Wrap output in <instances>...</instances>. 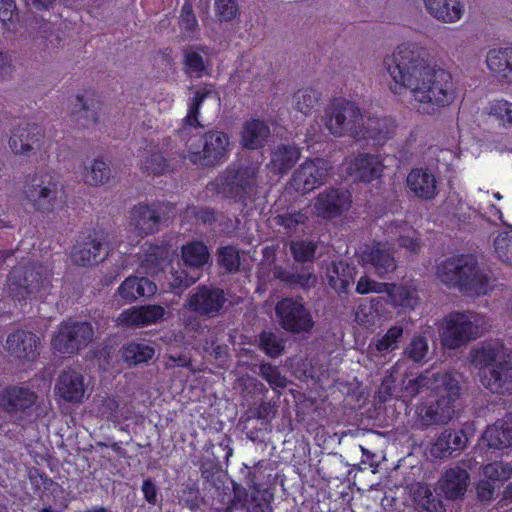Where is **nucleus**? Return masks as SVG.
<instances>
[{
	"instance_id": "nucleus-1",
	"label": "nucleus",
	"mask_w": 512,
	"mask_h": 512,
	"mask_svg": "<svg viewBox=\"0 0 512 512\" xmlns=\"http://www.w3.org/2000/svg\"><path fill=\"white\" fill-rule=\"evenodd\" d=\"M383 64L395 83L393 92L410 89L419 113L435 115L454 101L456 91L451 74L432 68L424 47L401 44L384 58Z\"/></svg>"
},
{
	"instance_id": "nucleus-2",
	"label": "nucleus",
	"mask_w": 512,
	"mask_h": 512,
	"mask_svg": "<svg viewBox=\"0 0 512 512\" xmlns=\"http://www.w3.org/2000/svg\"><path fill=\"white\" fill-rule=\"evenodd\" d=\"M259 170L254 163L232 162L208 183L207 188L223 199L247 208L260 197Z\"/></svg>"
},
{
	"instance_id": "nucleus-3",
	"label": "nucleus",
	"mask_w": 512,
	"mask_h": 512,
	"mask_svg": "<svg viewBox=\"0 0 512 512\" xmlns=\"http://www.w3.org/2000/svg\"><path fill=\"white\" fill-rule=\"evenodd\" d=\"M437 277L449 288H456L467 295H485L489 278L479 267L473 255H459L443 261L437 267Z\"/></svg>"
},
{
	"instance_id": "nucleus-4",
	"label": "nucleus",
	"mask_w": 512,
	"mask_h": 512,
	"mask_svg": "<svg viewBox=\"0 0 512 512\" xmlns=\"http://www.w3.org/2000/svg\"><path fill=\"white\" fill-rule=\"evenodd\" d=\"M435 401L430 404H420L416 407V414L422 426H431L448 423L454 415L455 402L461 396V385L450 372L434 375Z\"/></svg>"
},
{
	"instance_id": "nucleus-5",
	"label": "nucleus",
	"mask_w": 512,
	"mask_h": 512,
	"mask_svg": "<svg viewBox=\"0 0 512 512\" xmlns=\"http://www.w3.org/2000/svg\"><path fill=\"white\" fill-rule=\"evenodd\" d=\"M232 143L230 135L223 130L210 129L197 140L187 143V159L201 168H216L230 157Z\"/></svg>"
},
{
	"instance_id": "nucleus-6",
	"label": "nucleus",
	"mask_w": 512,
	"mask_h": 512,
	"mask_svg": "<svg viewBox=\"0 0 512 512\" xmlns=\"http://www.w3.org/2000/svg\"><path fill=\"white\" fill-rule=\"evenodd\" d=\"M37 400V393L27 386L6 385L0 389V413L17 425L31 422L38 416Z\"/></svg>"
},
{
	"instance_id": "nucleus-7",
	"label": "nucleus",
	"mask_w": 512,
	"mask_h": 512,
	"mask_svg": "<svg viewBox=\"0 0 512 512\" xmlns=\"http://www.w3.org/2000/svg\"><path fill=\"white\" fill-rule=\"evenodd\" d=\"M50 287V274L42 264L32 263L11 272L9 290L20 304L30 298L42 297Z\"/></svg>"
},
{
	"instance_id": "nucleus-8",
	"label": "nucleus",
	"mask_w": 512,
	"mask_h": 512,
	"mask_svg": "<svg viewBox=\"0 0 512 512\" xmlns=\"http://www.w3.org/2000/svg\"><path fill=\"white\" fill-rule=\"evenodd\" d=\"M362 114L360 108L352 101L335 98L325 111V126L337 137L345 135L359 141Z\"/></svg>"
},
{
	"instance_id": "nucleus-9",
	"label": "nucleus",
	"mask_w": 512,
	"mask_h": 512,
	"mask_svg": "<svg viewBox=\"0 0 512 512\" xmlns=\"http://www.w3.org/2000/svg\"><path fill=\"white\" fill-rule=\"evenodd\" d=\"M478 336L477 314L453 311L445 316L440 334L441 343L447 349H457Z\"/></svg>"
},
{
	"instance_id": "nucleus-10",
	"label": "nucleus",
	"mask_w": 512,
	"mask_h": 512,
	"mask_svg": "<svg viewBox=\"0 0 512 512\" xmlns=\"http://www.w3.org/2000/svg\"><path fill=\"white\" fill-rule=\"evenodd\" d=\"M94 336V329L87 321L67 320L61 322L51 338V346L60 354H77L88 346Z\"/></svg>"
},
{
	"instance_id": "nucleus-11",
	"label": "nucleus",
	"mask_w": 512,
	"mask_h": 512,
	"mask_svg": "<svg viewBox=\"0 0 512 512\" xmlns=\"http://www.w3.org/2000/svg\"><path fill=\"white\" fill-rule=\"evenodd\" d=\"M59 178L54 172L35 173L24 189L26 199L41 213L53 212L57 205Z\"/></svg>"
},
{
	"instance_id": "nucleus-12",
	"label": "nucleus",
	"mask_w": 512,
	"mask_h": 512,
	"mask_svg": "<svg viewBox=\"0 0 512 512\" xmlns=\"http://www.w3.org/2000/svg\"><path fill=\"white\" fill-rule=\"evenodd\" d=\"M106 238L101 231L89 229L81 233L71 251V260L77 266L97 265L108 256Z\"/></svg>"
},
{
	"instance_id": "nucleus-13",
	"label": "nucleus",
	"mask_w": 512,
	"mask_h": 512,
	"mask_svg": "<svg viewBox=\"0 0 512 512\" xmlns=\"http://www.w3.org/2000/svg\"><path fill=\"white\" fill-rule=\"evenodd\" d=\"M275 313L281 327L294 334L308 332L314 322L310 311L305 307L301 297H286L277 302Z\"/></svg>"
},
{
	"instance_id": "nucleus-14",
	"label": "nucleus",
	"mask_w": 512,
	"mask_h": 512,
	"mask_svg": "<svg viewBox=\"0 0 512 512\" xmlns=\"http://www.w3.org/2000/svg\"><path fill=\"white\" fill-rule=\"evenodd\" d=\"M352 205V194L344 188H326L314 199V211L324 220L341 217Z\"/></svg>"
},
{
	"instance_id": "nucleus-15",
	"label": "nucleus",
	"mask_w": 512,
	"mask_h": 512,
	"mask_svg": "<svg viewBox=\"0 0 512 512\" xmlns=\"http://www.w3.org/2000/svg\"><path fill=\"white\" fill-rule=\"evenodd\" d=\"M327 173L325 160L321 158L306 160L292 174L290 186L298 193H309L324 184Z\"/></svg>"
},
{
	"instance_id": "nucleus-16",
	"label": "nucleus",
	"mask_w": 512,
	"mask_h": 512,
	"mask_svg": "<svg viewBox=\"0 0 512 512\" xmlns=\"http://www.w3.org/2000/svg\"><path fill=\"white\" fill-rule=\"evenodd\" d=\"M225 302V294L221 288L200 285L189 296L187 307L199 316L213 317L222 310Z\"/></svg>"
},
{
	"instance_id": "nucleus-17",
	"label": "nucleus",
	"mask_w": 512,
	"mask_h": 512,
	"mask_svg": "<svg viewBox=\"0 0 512 512\" xmlns=\"http://www.w3.org/2000/svg\"><path fill=\"white\" fill-rule=\"evenodd\" d=\"M71 113V120L76 122L78 129H88L98 124L103 102L95 91L86 90L83 95H77Z\"/></svg>"
},
{
	"instance_id": "nucleus-18",
	"label": "nucleus",
	"mask_w": 512,
	"mask_h": 512,
	"mask_svg": "<svg viewBox=\"0 0 512 512\" xmlns=\"http://www.w3.org/2000/svg\"><path fill=\"white\" fill-rule=\"evenodd\" d=\"M40 344L41 340L35 333L18 329L7 336L5 349L18 360L33 362L39 357Z\"/></svg>"
},
{
	"instance_id": "nucleus-19",
	"label": "nucleus",
	"mask_w": 512,
	"mask_h": 512,
	"mask_svg": "<svg viewBox=\"0 0 512 512\" xmlns=\"http://www.w3.org/2000/svg\"><path fill=\"white\" fill-rule=\"evenodd\" d=\"M360 259L363 266L373 268L380 278H384L397 268L393 249L382 242L367 245L362 251Z\"/></svg>"
},
{
	"instance_id": "nucleus-20",
	"label": "nucleus",
	"mask_w": 512,
	"mask_h": 512,
	"mask_svg": "<svg viewBox=\"0 0 512 512\" xmlns=\"http://www.w3.org/2000/svg\"><path fill=\"white\" fill-rule=\"evenodd\" d=\"M129 219V226L138 237L157 233L161 223L160 203L135 205L130 211Z\"/></svg>"
},
{
	"instance_id": "nucleus-21",
	"label": "nucleus",
	"mask_w": 512,
	"mask_h": 512,
	"mask_svg": "<svg viewBox=\"0 0 512 512\" xmlns=\"http://www.w3.org/2000/svg\"><path fill=\"white\" fill-rule=\"evenodd\" d=\"M407 193L421 201L429 202L438 195L436 176L426 168H412L406 177Z\"/></svg>"
},
{
	"instance_id": "nucleus-22",
	"label": "nucleus",
	"mask_w": 512,
	"mask_h": 512,
	"mask_svg": "<svg viewBox=\"0 0 512 512\" xmlns=\"http://www.w3.org/2000/svg\"><path fill=\"white\" fill-rule=\"evenodd\" d=\"M481 384L493 394H512V362L499 361L480 372Z\"/></svg>"
},
{
	"instance_id": "nucleus-23",
	"label": "nucleus",
	"mask_w": 512,
	"mask_h": 512,
	"mask_svg": "<svg viewBox=\"0 0 512 512\" xmlns=\"http://www.w3.org/2000/svg\"><path fill=\"white\" fill-rule=\"evenodd\" d=\"M86 392L84 375L73 368L63 370L57 379L55 393L63 401L80 404L84 401Z\"/></svg>"
},
{
	"instance_id": "nucleus-24",
	"label": "nucleus",
	"mask_w": 512,
	"mask_h": 512,
	"mask_svg": "<svg viewBox=\"0 0 512 512\" xmlns=\"http://www.w3.org/2000/svg\"><path fill=\"white\" fill-rule=\"evenodd\" d=\"M347 173L355 182L370 183L382 176V160L374 154L359 153L348 163Z\"/></svg>"
},
{
	"instance_id": "nucleus-25",
	"label": "nucleus",
	"mask_w": 512,
	"mask_h": 512,
	"mask_svg": "<svg viewBox=\"0 0 512 512\" xmlns=\"http://www.w3.org/2000/svg\"><path fill=\"white\" fill-rule=\"evenodd\" d=\"M397 124L391 116L368 117L360 123L359 141L372 140L376 145H383L395 133Z\"/></svg>"
},
{
	"instance_id": "nucleus-26",
	"label": "nucleus",
	"mask_w": 512,
	"mask_h": 512,
	"mask_svg": "<svg viewBox=\"0 0 512 512\" xmlns=\"http://www.w3.org/2000/svg\"><path fill=\"white\" fill-rule=\"evenodd\" d=\"M165 309L160 305H145L123 310L118 316V324L122 327H145L162 320Z\"/></svg>"
},
{
	"instance_id": "nucleus-27",
	"label": "nucleus",
	"mask_w": 512,
	"mask_h": 512,
	"mask_svg": "<svg viewBox=\"0 0 512 512\" xmlns=\"http://www.w3.org/2000/svg\"><path fill=\"white\" fill-rule=\"evenodd\" d=\"M426 12L444 24L459 22L465 12L464 0H423Z\"/></svg>"
},
{
	"instance_id": "nucleus-28",
	"label": "nucleus",
	"mask_w": 512,
	"mask_h": 512,
	"mask_svg": "<svg viewBox=\"0 0 512 512\" xmlns=\"http://www.w3.org/2000/svg\"><path fill=\"white\" fill-rule=\"evenodd\" d=\"M469 480V473L464 468L454 466L444 471L438 485L446 499L456 500L465 495Z\"/></svg>"
},
{
	"instance_id": "nucleus-29",
	"label": "nucleus",
	"mask_w": 512,
	"mask_h": 512,
	"mask_svg": "<svg viewBox=\"0 0 512 512\" xmlns=\"http://www.w3.org/2000/svg\"><path fill=\"white\" fill-rule=\"evenodd\" d=\"M44 137L41 126L27 124L25 127H17L9 139V146L16 154L28 155L32 150L40 147V141Z\"/></svg>"
},
{
	"instance_id": "nucleus-30",
	"label": "nucleus",
	"mask_w": 512,
	"mask_h": 512,
	"mask_svg": "<svg viewBox=\"0 0 512 512\" xmlns=\"http://www.w3.org/2000/svg\"><path fill=\"white\" fill-rule=\"evenodd\" d=\"M486 64L491 74L499 81L512 82V46L490 49Z\"/></svg>"
},
{
	"instance_id": "nucleus-31",
	"label": "nucleus",
	"mask_w": 512,
	"mask_h": 512,
	"mask_svg": "<svg viewBox=\"0 0 512 512\" xmlns=\"http://www.w3.org/2000/svg\"><path fill=\"white\" fill-rule=\"evenodd\" d=\"M270 136L268 124L258 118H251L243 123L240 144L248 150L262 148Z\"/></svg>"
},
{
	"instance_id": "nucleus-32",
	"label": "nucleus",
	"mask_w": 512,
	"mask_h": 512,
	"mask_svg": "<svg viewBox=\"0 0 512 512\" xmlns=\"http://www.w3.org/2000/svg\"><path fill=\"white\" fill-rule=\"evenodd\" d=\"M467 441L463 430L448 428L437 437L432 446V452L438 458L450 457L455 452L462 451L466 447Z\"/></svg>"
},
{
	"instance_id": "nucleus-33",
	"label": "nucleus",
	"mask_w": 512,
	"mask_h": 512,
	"mask_svg": "<svg viewBox=\"0 0 512 512\" xmlns=\"http://www.w3.org/2000/svg\"><path fill=\"white\" fill-rule=\"evenodd\" d=\"M157 291L156 284L147 277L130 276L119 286L118 294L126 302L131 303L141 297H150Z\"/></svg>"
},
{
	"instance_id": "nucleus-34",
	"label": "nucleus",
	"mask_w": 512,
	"mask_h": 512,
	"mask_svg": "<svg viewBox=\"0 0 512 512\" xmlns=\"http://www.w3.org/2000/svg\"><path fill=\"white\" fill-rule=\"evenodd\" d=\"M168 251L161 245L145 243L139 253V266L147 275H157L163 270Z\"/></svg>"
},
{
	"instance_id": "nucleus-35",
	"label": "nucleus",
	"mask_w": 512,
	"mask_h": 512,
	"mask_svg": "<svg viewBox=\"0 0 512 512\" xmlns=\"http://www.w3.org/2000/svg\"><path fill=\"white\" fill-rule=\"evenodd\" d=\"M489 448L503 449L512 446V414L489 426L483 434Z\"/></svg>"
},
{
	"instance_id": "nucleus-36",
	"label": "nucleus",
	"mask_w": 512,
	"mask_h": 512,
	"mask_svg": "<svg viewBox=\"0 0 512 512\" xmlns=\"http://www.w3.org/2000/svg\"><path fill=\"white\" fill-rule=\"evenodd\" d=\"M274 276L283 285L290 289H309L316 281V277L313 272L305 268L298 270L296 267L276 266L274 269Z\"/></svg>"
},
{
	"instance_id": "nucleus-37",
	"label": "nucleus",
	"mask_w": 512,
	"mask_h": 512,
	"mask_svg": "<svg viewBox=\"0 0 512 512\" xmlns=\"http://www.w3.org/2000/svg\"><path fill=\"white\" fill-rule=\"evenodd\" d=\"M301 156V150L294 144H279L272 152L269 166L277 174L290 171Z\"/></svg>"
},
{
	"instance_id": "nucleus-38",
	"label": "nucleus",
	"mask_w": 512,
	"mask_h": 512,
	"mask_svg": "<svg viewBox=\"0 0 512 512\" xmlns=\"http://www.w3.org/2000/svg\"><path fill=\"white\" fill-rule=\"evenodd\" d=\"M252 490L249 495L247 489L240 485L233 486V497L231 499L228 509L245 508L248 502H251L252 507L247 509V512H264V505L259 502L258 496L261 492V485L252 481L250 485Z\"/></svg>"
},
{
	"instance_id": "nucleus-39",
	"label": "nucleus",
	"mask_w": 512,
	"mask_h": 512,
	"mask_svg": "<svg viewBox=\"0 0 512 512\" xmlns=\"http://www.w3.org/2000/svg\"><path fill=\"white\" fill-rule=\"evenodd\" d=\"M120 354L123 361L129 366L148 363L155 355V349L146 342L130 341L125 343Z\"/></svg>"
},
{
	"instance_id": "nucleus-40",
	"label": "nucleus",
	"mask_w": 512,
	"mask_h": 512,
	"mask_svg": "<svg viewBox=\"0 0 512 512\" xmlns=\"http://www.w3.org/2000/svg\"><path fill=\"white\" fill-rule=\"evenodd\" d=\"M181 258L188 268H203L210 260L207 245L200 240H193L181 247Z\"/></svg>"
},
{
	"instance_id": "nucleus-41",
	"label": "nucleus",
	"mask_w": 512,
	"mask_h": 512,
	"mask_svg": "<svg viewBox=\"0 0 512 512\" xmlns=\"http://www.w3.org/2000/svg\"><path fill=\"white\" fill-rule=\"evenodd\" d=\"M356 273L355 266L346 261L333 263L332 274L328 276V284L338 293H347L350 285L354 283Z\"/></svg>"
},
{
	"instance_id": "nucleus-42",
	"label": "nucleus",
	"mask_w": 512,
	"mask_h": 512,
	"mask_svg": "<svg viewBox=\"0 0 512 512\" xmlns=\"http://www.w3.org/2000/svg\"><path fill=\"white\" fill-rule=\"evenodd\" d=\"M211 93L212 90L208 88H201L195 91L193 97L188 101L187 114L182 120V127L178 130L179 135L185 132L186 127L203 128V124L199 120L200 110L204 101L210 96Z\"/></svg>"
},
{
	"instance_id": "nucleus-43",
	"label": "nucleus",
	"mask_w": 512,
	"mask_h": 512,
	"mask_svg": "<svg viewBox=\"0 0 512 512\" xmlns=\"http://www.w3.org/2000/svg\"><path fill=\"white\" fill-rule=\"evenodd\" d=\"M385 293L394 307L414 309L418 304L417 290L411 286L387 283Z\"/></svg>"
},
{
	"instance_id": "nucleus-44",
	"label": "nucleus",
	"mask_w": 512,
	"mask_h": 512,
	"mask_svg": "<svg viewBox=\"0 0 512 512\" xmlns=\"http://www.w3.org/2000/svg\"><path fill=\"white\" fill-rule=\"evenodd\" d=\"M502 350L503 345L498 341L484 342L471 351V362L482 370L488 369L496 364L495 361Z\"/></svg>"
},
{
	"instance_id": "nucleus-45",
	"label": "nucleus",
	"mask_w": 512,
	"mask_h": 512,
	"mask_svg": "<svg viewBox=\"0 0 512 512\" xmlns=\"http://www.w3.org/2000/svg\"><path fill=\"white\" fill-rule=\"evenodd\" d=\"M0 23L2 29L8 31L22 28L20 13L14 0H0Z\"/></svg>"
},
{
	"instance_id": "nucleus-46",
	"label": "nucleus",
	"mask_w": 512,
	"mask_h": 512,
	"mask_svg": "<svg viewBox=\"0 0 512 512\" xmlns=\"http://www.w3.org/2000/svg\"><path fill=\"white\" fill-rule=\"evenodd\" d=\"M321 94L312 88L300 89L293 95L294 107L304 115L311 114Z\"/></svg>"
},
{
	"instance_id": "nucleus-47",
	"label": "nucleus",
	"mask_w": 512,
	"mask_h": 512,
	"mask_svg": "<svg viewBox=\"0 0 512 512\" xmlns=\"http://www.w3.org/2000/svg\"><path fill=\"white\" fill-rule=\"evenodd\" d=\"M403 334L404 329L401 325L391 326L382 337L376 340V350L381 354L395 351L399 348V343Z\"/></svg>"
},
{
	"instance_id": "nucleus-48",
	"label": "nucleus",
	"mask_w": 512,
	"mask_h": 512,
	"mask_svg": "<svg viewBox=\"0 0 512 512\" xmlns=\"http://www.w3.org/2000/svg\"><path fill=\"white\" fill-rule=\"evenodd\" d=\"M217 263L227 272H237L240 267V252L234 245L221 246L217 249Z\"/></svg>"
},
{
	"instance_id": "nucleus-49",
	"label": "nucleus",
	"mask_w": 512,
	"mask_h": 512,
	"mask_svg": "<svg viewBox=\"0 0 512 512\" xmlns=\"http://www.w3.org/2000/svg\"><path fill=\"white\" fill-rule=\"evenodd\" d=\"M484 478L493 483H503L512 477V464L495 461L484 465L482 469Z\"/></svg>"
},
{
	"instance_id": "nucleus-50",
	"label": "nucleus",
	"mask_w": 512,
	"mask_h": 512,
	"mask_svg": "<svg viewBox=\"0 0 512 512\" xmlns=\"http://www.w3.org/2000/svg\"><path fill=\"white\" fill-rule=\"evenodd\" d=\"M318 246L312 240H296L290 243V252L298 263L313 262Z\"/></svg>"
},
{
	"instance_id": "nucleus-51",
	"label": "nucleus",
	"mask_w": 512,
	"mask_h": 512,
	"mask_svg": "<svg viewBox=\"0 0 512 512\" xmlns=\"http://www.w3.org/2000/svg\"><path fill=\"white\" fill-rule=\"evenodd\" d=\"M111 170L107 163L95 159L90 168L84 172V181L89 185H102L109 181Z\"/></svg>"
},
{
	"instance_id": "nucleus-52",
	"label": "nucleus",
	"mask_w": 512,
	"mask_h": 512,
	"mask_svg": "<svg viewBox=\"0 0 512 512\" xmlns=\"http://www.w3.org/2000/svg\"><path fill=\"white\" fill-rule=\"evenodd\" d=\"M259 347L269 357L280 356L285 350V342L273 332L262 331L259 335Z\"/></svg>"
},
{
	"instance_id": "nucleus-53",
	"label": "nucleus",
	"mask_w": 512,
	"mask_h": 512,
	"mask_svg": "<svg viewBox=\"0 0 512 512\" xmlns=\"http://www.w3.org/2000/svg\"><path fill=\"white\" fill-rule=\"evenodd\" d=\"M259 375L273 390L285 388L288 384L287 378L281 373L279 367L271 363H262L259 366Z\"/></svg>"
},
{
	"instance_id": "nucleus-54",
	"label": "nucleus",
	"mask_w": 512,
	"mask_h": 512,
	"mask_svg": "<svg viewBox=\"0 0 512 512\" xmlns=\"http://www.w3.org/2000/svg\"><path fill=\"white\" fill-rule=\"evenodd\" d=\"M185 218H193L196 224L213 225L217 221V211L211 207L187 205L184 210Z\"/></svg>"
},
{
	"instance_id": "nucleus-55",
	"label": "nucleus",
	"mask_w": 512,
	"mask_h": 512,
	"mask_svg": "<svg viewBox=\"0 0 512 512\" xmlns=\"http://www.w3.org/2000/svg\"><path fill=\"white\" fill-rule=\"evenodd\" d=\"M141 169L154 175H163L169 169V161L159 152H149L141 163Z\"/></svg>"
},
{
	"instance_id": "nucleus-56",
	"label": "nucleus",
	"mask_w": 512,
	"mask_h": 512,
	"mask_svg": "<svg viewBox=\"0 0 512 512\" xmlns=\"http://www.w3.org/2000/svg\"><path fill=\"white\" fill-rule=\"evenodd\" d=\"M428 350L429 346L426 337L423 335H414L410 343L404 349V354L408 359L419 363L426 358Z\"/></svg>"
},
{
	"instance_id": "nucleus-57",
	"label": "nucleus",
	"mask_w": 512,
	"mask_h": 512,
	"mask_svg": "<svg viewBox=\"0 0 512 512\" xmlns=\"http://www.w3.org/2000/svg\"><path fill=\"white\" fill-rule=\"evenodd\" d=\"M493 246L497 257L512 266V230L499 233Z\"/></svg>"
},
{
	"instance_id": "nucleus-58",
	"label": "nucleus",
	"mask_w": 512,
	"mask_h": 512,
	"mask_svg": "<svg viewBox=\"0 0 512 512\" xmlns=\"http://www.w3.org/2000/svg\"><path fill=\"white\" fill-rule=\"evenodd\" d=\"M416 500L426 512H445L442 500L436 497L429 487L418 489Z\"/></svg>"
},
{
	"instance_id": "nucleus-59",
	"label": "nucleus",
	"mask_w": 512,
	"mask_h": 512,
	"mask_svg": "<svg viewBox=\"0 0 512 512\" xmlns=\"http://www.w3.org/2000/svg\"><path fill=\"white\" fill-rule=\"evenodd\" d=\"M307 219L308 218L305 213L296 211L293 213L277 215L274 218V221L277 225L283 227L287 234H293L298 230L300 225H304L306 223Z\"/></svg>"
},
{
	"instance_id": "nucleus-60",
	"label": "nucleus",
	"mask_w": 512,
	"mask_h": 512,
	"mask_svg": "<svg viewBox=\"0 0 512 512\" xmlns=\"http://www.w3.org/2000/svg\"><path fill=\"white\" fill-rule=\"evenodd\" d=\"M489 114L496 117L501 125L509 126L512 124V103L504 99L493 100L489 105Z\"/></svg>"
},
{
	"instance_id": "nucleus-61",
	"label": "nucleus",
	"mask_w": 512,
	"mask_h": 512,
	"mask_svg": "<svg viewBox=\"0 0 512 512\" xmlns=\"http://www.w3.org/2000/svg\"><path fill=\"white\" fill-rule=\"evenodd\" d=\"M215 14L221 22H229L239 14L237 0H215Z\"/></svg>"
},
{
	"instance_id": "nucleus-62",
	"label": "nucleus",
	"mask_w": 512,
	"mask_h": 512,
	"mask_svg": "<svg viewBox=\"0 0 512 512\" xmlns=\"http://www.w3.org/2000/svg\"><path fill=\"white\" fill-rule=\"evenodd\" d=\"M183 64L187 73H194L199 77L202 76L206 69L203 57L194 50H184Z\"/></svg>"
},
{
	"instance_id": "nucleus-63",
	"label": "nucleus",
	"mask_w": 512,
	"mask_h": 512,
	"mask_svg": "<svg viewBox=\"0 0 512 512\" xmlns=\"http://www.w3.org/2000/svg\"><path fill=\"white\" fill-rule=\"evenodd\" d=\"M28 478L32 489L37 494L44 493L49 490L50 486L54 483L46 473L37 468H31L28 471Z\"/></svg>"
},
{
	"instance_id": "nucleus-64",
	"label": "nucleus",
	"mask_w": 512,
	"mask_h": 512,
	"mask_svg": "<svg viewBox=\"0 0 512 512\" xmlns=\"http://www.w3.org/2000/svg\"><path fill=\"white\" fill-rule=\"evenodd\" d=\"M387 283L377 282L368 276H361L356 284V293L365 295L369 293H385Z\"/></svg>"
}]
</instances>
